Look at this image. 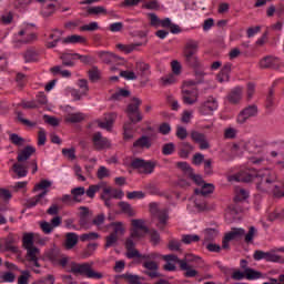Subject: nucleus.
I'll use <instances>...</instances> for the list:
<instances>
[{"mask_svg": "<svg viewBox=\"0 0 284 284\" xmlns=\"http://www.w3.org/2000/svg\"><path fill=\"white\" fill-rule=\"evenodd\" d=\"M235 181L239 183H252V181H255L256 189L260 192H270L277 199L284 196L283 182L278 180V176L274 171H270L268 169L260 171H256V169H248L241 171L235 175Z\"/></svg>", "mask_w": 284, "mask_h": 284, "instance_id": "nucleus-1", "label": "nucleus"}, {"mask_svg": "<svg viewBox=\"0 0 284 284\" xmlns=\"http://www.w3.org/2000/svg\"><path fill=\"white\" fill-rule=\"evenodd\" d=\"M199 53V41L194 39H189L183 47V59L186 65L189 68H199L201 65V62H199V57L196 54Z\"/></svg>", "mask_w": 284, "mask_h": 284, "instance_id": "nucleus-2", "label": "nucleus"}, {"mask_svg": "<svg viewBox=\"0 0 284 284\" xmlns=\"http://www.w3.org/2000/svg\"><path fill=\"white\" fill-rule=\"evenodd\" d=\"M131 103L128 104L125 109L126 116L129 119V122L125 123H131V125H136V123H141L143 121V113H141V104L143 101L139 98H132Z\"/></svg>", "mask_w": 284, "mask_h": 284, "instance_id": "nucleus-3", "label": "nucleus"}, {"mask_svg": "<svg viewBox=\"0 0 284 284\" xmlns=\"http://www.w3.org/2000/svg\"><path fill=\"white\" fill-rule=\"evenodd\" d=\"M201 262V257L196 256L192 253H189L180 261V270L184 272L185 278H195V276H199V271L192 268L190 263H199Z\"/></svg>", "mask_w": 284, "mask_h": 284, "instance_id": "nucleus-4", "label": "nucleus"}, {"mask_svg": "<svg viewBox=\"0 0 284 284\" xmlns=\"http://www.w3.org/2000/svg\"><path fill=\"white\" fill-rule=\"evenodd\" d=\"M71 274H80V276H87V278H95L97 281H101V278H103V273L95 272L88 263L73 264L71 266Z\"/></svg>", "mask_w": 284, "mask_h": 284, "instance_id": "nucleus-5", "label": "nucleus"}, {"mask_svg": "<svg viewBox=\"0 0 284 284\" xmlns=\"http://www.w3.org/2000/svg\"><path fill=\"white\" fill-rule=\"evenodd\" d=\"M125 256L126 258H142L143 261H152V258H156V254L151 253V254H141L139 250L135 247L134 240L132 239H126L125 243Z\"/></svg>", "mask_w": 284, "mask_h": 284, "instance_id": "nucleus-6", "label": "nucleus"}, {"mask_svg": "<svg viewBox=\"0 0 284 284\" xmlns=\"http://www.w3.org/2000/svg\"><path fill=\"white\" fill-rule=\"evenodd\" d=\"M130 168L138 170L139 174H152L154 168H156V162L135 158L131 161Z\"/></svg>", "mask_w": 284, "mask_h": 284, "instance_id": "nucleus-7", "label": "nucleus"}, {"mask_svg": "<svg viewBox=\"0 0 284 284\" xmlns=\"http://www.w3.org/2000/svg\"><path fill=\"white\" fill-rule=\"evenodd\" d=\"M215 110H219V102L214 97H209L206 101L202 102L197 108V111L202 116H210L214 114Z\"/></svg>", "mask_w": 284, "mask_h": 284, "instance_id": "nucleus-8", "label": "nucleus"}, {"mask_svg": "<svg viewBox=\"0 0 284 284\" xmlns=\"http://www.w3.org/2000/svg\"><path fill=\"white\" fill-rule=\"evenodd\" d=\"M150 64L145 62H136L135 63V70H138V75L140 77V85L141 88H145L148 83H150V75L152 74V71L150 70Z\"/></svg>", "mask_w": 284, "mask_h": 284, "instance_id": "nucleus-9", "label": "nucleus"}, {"mask_svg": "<svg viewBox=\"0 0 284 284\" xmlns=\"http://www.w3.org/2000/svg\"><path fill=\"white\" fill-rule=\"evenodd\" d=\"M63 30L52 29L48 40L45 41V48H48V50H52L53 48H57L59 43H63Z\"/></svg>", "mask_w": 284, "mask_h": 284, "instance_id": "nucleus-10", "label": "nucleus"}, {"mask_svg": "<svg viewBox=\"0 0 284 284\" xmlns=\"http://www.w3.org/2000/svg\"><path fill=\"white\" fill-rule=\"evenodd\" d=\"M256 114H258V106L255 104L248 105L239 113L236 122L243 125V123H246L248 119L256 116Z\"/></svg>", "mask_w": 284, "mask_h": 284, "instance_id": "nucleus-11", "label": "nucleus"}, {"mask_svg": "<svg viewBox=\"0 0 284 284\" xmlns=\"http://www.w3.org/2000/svg\"><path fill=\"white\" fill-rule=\"evenodd\" d=\"M182 101L185 105H194L199 102L197 89H182Z\"/></svg>", "mask_w": 284, "mask_h": 284, "instance_id": "nucleus-12", "label": "nucleus"}, {"mask_svg": "<svg viewBox=\"0 0 284 284\" xmlns=\"http://www.w3.org/2000/svg\"><path fill=\"white\" fill-rule=\"evenodd\" d=\"M191 140L193 143H197L200 150H210V142L207 141V135L199 131H191Z\"/></svg>", "mask_w": 284, "mask_h": 284, "instance_id": "nucleus-13", "label": "nucleus"}, {"mask_svg": "<svg viewBox=\"0 0 284 284\" xmlns=\"http://www.w3.org/2000/svg\"><path fill=\"white\" fill-rule=\"evenodd\" d=\"M142 265L146 268L143 271L145 276H149L150 278H161V273H159V264L155 261H146Z\"/></svg>", "mask_w": 284, "mask_h": 284, "instance_id": "nucleus-14", "label": "nucleus"}, {"mask_svg": "<svg viewBox=\"0 0 284 284\" xmlns=\"http://www.w3.org/2000/svg\"><path fill=\"white\" fill-rule=\"evenodd\" d=\"M242 99H243V87L233 88L226 95V101H229L231 105H239Z\"/></svg>", "mask_w": 284, "mask_h": 284, "instance_id": "nucleus-15", "label": "nucleus"}, {"mask_svg": "<svg viewBox=\"0 0 284 284\" xmlns=\"http://www.w3.org/2000/svg\"><path fill=\"white\" fill-rule=\"evenodd\" d=\"M115 121H116V113L112 112V113L104 114V121L97 120V123H98V126H100L102 130H108V132H110Z\"/></svg>", "mask_w": 284, "mask_h": 284, "instance_id": "nucleus-16", "label": "nucleus"}, {"mask_svg": "<svg viewBox=\"0 0 284 284\" xmlns=\"http://www.w3.org/2000/svg\"><path fill=\"white\" fill-rule=\"evenodd\" d=\"M92 141L95 150H105V148H110V141L108 138H103L101 132L94 133Z\"/></svg>", "mask_w": 284, "mask_h": 284, "instance_id": "nucleus-17", "label": "nucleus"}, {"mask_svg": "<svg viewBox=\"0 0 284 284\" xmlns=\"http://www.w3.org/2000/svg\"><path fill=\"white\" fill-rule=\"evenodd\" d=\"M260 68L262 70H278V59L274 57H265L260 61Z\"/></svg>", "mask_w": 284, "mask_h": 284, "instance_id": "nucleus-18", "label": "nucleus"}, {"mask_svg": "<svg viewBox=\"0 0 284 284\" xmlns=\"http://www.w3.org/2000/svg\"><path fill=\"white\" fill-rule=\"evenodd\" d=\"M48 194V190H44L42 193L36 195L34 197H31L27 201V207H36L38 203L40 205H47L48 199H45V195Z\"/></svg>", "mask_w": 284, "mask_h": 284, "instance_id": "nucleus-19", "label": "nucleus"}, {"mask_svg": "<svg viewBox=\"0 0 284 284\" xmlns=\"http://www.w3.org/2000/svg\"><path fill=\"white\" fill-rule=\"evenodd\" d=\"M37 152V149L32 145H27L23 150L18 153L17 161L18 163H23V161H28L32 154Z\"/></svg>", "mask_w": 284, "mask_h": 284, "instance_id": "nucleus-20", "label": "nucleus"}, {"mask_svg": "<svg viewBox=\"0 0 284 284\" xmlns=\"http://www.w3.org/2000/svg\"><path fill=\"white\" fill-rule=\"evenodd\" d=\"M102 195L109 196L110 199H118L121 200L125 194L123 193V190L119 189H112V186H106L102 190Z\"/></svg>", "mask_w": 284, "mask_h": 284, "instance_id": "nucleus-21", "label": "nucleus"}, {"mask_svg": "<svg viewBox=\"0 0 284 284\" xmlns=\"http://www.w3.org/2000/svg\"><path fill=\"white\" fill-rule=\"evenodd\" d=\"M227 241H241L245 236V230L241 227H233L226 234Z\"/></svg>", "mask_w": 284, "mask_h": 284, "instance_id": "nucleus-22", "label": "nucleus"}, {"mask_svg": "<svg viewBox=\"0 0 284 284\" xmlns=\"http://www.w3.org/2000/svg\"><path fill=\"white\" fill-rule=\"evenodd\" d=\"M77 53H61L60 60L62 61L63 68H74L77 61Z\"/></svg>", "mask_w": 284, "mask_h": 284, "instance_id": "nucleus-23", "label": "nucleus"}, {"mask_svg": "<svg viewBox=\"0 0 284 284\" xmlns=\"http://www.w3.org/2000/svg\"><path fill=\"white\" fill-rule=\"evenodd\" d=\"M194 193L196 196H202V199H205V196H210V194L214 193V184L205 183L201 189H195Z\"/></svg>", "mask_w": 284, "mask_h": 284, "instance_id": "nucleus-24", "label": "nucleus"}, {"mask_svg": "<svg viewBox=\"0 0 284 284\" xmlns=\"http://www.w3.org/2000/svg\"><path fill=\"white\" fill-rule=\"evenodd\" d=\"M17 243V240L14 239V235L12 233H9V235L4 239V250L7 252H13V254H17L19 252V248L14 245Z\"/></svg>", "mask_w": 284, "mask_h": 284, "instance_id": "nucleus-25", "label": "nucleus"}, {"mask_svg": "<svg viewBox=\"0 0 284 284\" xmlns=\"http://www.w3.org/2000/svg\"><path fill=\"white\" fill-rule=\"evenodd\" d=\"M133 148H141L142 150H150V148H152V140H150V136H148V135H142L133 143Z\"/></svg>", "mask_w": 284, "mask_h": 284, "instance_id": "nucleus-26", "label": "nucleus"}, {"mask_svg": "<svg viewBox=\"0 0 284 284\" xmlns=\"http://www.w3.org/2000/svg\"><path fill=\"white\" fill-rule=\"evenodd\" d=\"M141 45H143V43L138 42V43H131V44H116L118 50H120V52H124V54H131V52H134V50H138L139 48H141Z\"/></svg>", "mask_w": 284, "mask_h": 284, "instance_id": "nucleus-27", "label": "nucleus"}, {"mask_svg": "<svg viewBox=\"0 0 284 284\" xmlns=\"http://www.w3.org/2000/svg\"><path fill=\"white\" fill-rule=\"evenodd\" d=\"M12 171L17 174L18 179L28 176V165H24L21 162L14 163L12 165Z\"/></svg>", "mask_w": 284, "mask_h": 284, "instance_id": "nucleus-28", "label": "nucleus"}, {"mask_svg": "<svg viewBox=\"0 0 284 284\" xmlns=\"http://www.w3.org/2000/svg\"><path fill=\"white\" fill-rule=\"evenodd\" d=\"M57 8H59L58 1L47 4L45 7L42 8V11H41L42 17H44L45 19H48V17H52V14L57 12Z\"/></svg>", "mask_w": 284, "mask_h": 284, "instance_id": "nucleus-29", "label": "nucleus"}, {"mask_svg": "<svg viewBox=\"0 0 284 284\" xmlns=\"http://www.w3.org/2000/svg\"><path fill=\"white\" fill-rule=\"evenodd\" d=\"M98 57L103 63H114L116 61V55L109 51H99Z\"/></svg>", "mask_w": 284, "mask_h": 284, "instance_id": "nucleus-30", "label": "nucleus"}, {"mask_svg": "<svg viewBox=\"0 0 284 284\" xmlns=\"http://www.w3.org/2000/svg\"><path fill=\"white\" fill-rule=\"evenodd\" d=\"M244 274L247 281H257L258 278H265L261 271H256L254 268H246V271H244Z\"/></svg>", "mask_w": 284, "mask_h": 284, "instance_id": "nucleus-31", "label": "nucleus"}, {"mask_svg": "<svg viewBox=\"0 0 284 284\" xmlns=\"http://www.w3.org/2000/svg\"><path fill=\"white\" fill-rule=\"evenodd\" d=\"M79 243V235L77 233H67L65 235V248L72 250L74 245Z\"/></svg>", "mask_w": 284, "mask_h": 284, "instance_id": "nucleus-32", "label": "nucleus"}, {"mask_svg": "<svg viewBox=\"0 0 284 284\" xmlns=\"http://www.w3.org/2000/svg\"><path fill=\"white\" fill-rule=\"evenodd\" d=\"M92 14L94 17H99V14H108V9H105V7H101V6L87 8L85 17H90Z\"/></svg>", "mask_w": 284, "mask_h": 284, "instance_id": "nucleus-33", "label": "nucleus"}, {"mask_svg": "<svg viewBox=\"0 0 284 284\" xmlns=\"http://www.w3.org/2000/svg\"><path fill=\"white\" fill-rule=\"evenodd\" d=\"M193 150H194V146H192V144H190V142H182L181 149H180L181 159H187V156H190V154Z\"/></svg>", "mask_w": 284, "mask_h": 284, "instance_id": "nucleus-34", "label": "nucleus"}, {"mask_svg": "<svg viewBox=\"0 0 284 284\" xmlns=\"http://www.w3.org/2000/svg\"><path fill=\"white\" fill-rule=\"evenodd\" d=\"M216 236H219V231L216 229L204 230L203 245H205V243H210V242L214 241V239H216Z\"/></svg>", "mask_w": 284, "mask_h": 284, "instance_id": "nucleus-35", "label": "nucleus"}, {"mask_svg": "<svg viewBox=\"0 0 284 284\" xmlns=\"http://www.w3.org/2000/svg\"><path fill=\"white\" fill-rule=\"evenodd\" d=\"M168 219H170V215H168V211H160L158 214V227L159 230H165V225H168Z\"/></svg>", "mask_w": 284, "mask_h": 284, "instance_id": "nucleus-36", "label": "nucleus"}, {"mask_svg": "<svg viewBox=\"0 0 284 284\" xmlns=\"http://www.w3.org/2000/svg\"><path fill=\"white\" fill-rule=\"evenodd\" d=\"M119 207L123 214H126L128 216H135L136 212H134V209H132V205L128 202H119Z\"/></svg>", "mask_w": 284, "mask_h": 284, "instance_id": "nucleus-37", "label": "nucleus"}, {"mask_svg": "<svg viewBox=\"0 0 284 284\" xmlns=\"http://www.w3.org/2000/svg\"><path fill=\"white\" fill-rule=\"evenodd\" d=\"M201 241V236L196 234H184L182 235L181 243H184V245H192V243H199Z\"/></svg>", "mask_w": 284, "mask_h": 284, "instance_id": "nucleus-38", "label": "nucleus"}, {"mask_svg": "<svg viewBox=\"0 0 284 284\" xmlns=\"http://www.w3.org/2000/svg\"><path fill=\"white\" fill-rule=\"evenodd\" d=\"M22 244L24 250H28L29 247H34V234L24 233L22 237Z\"/></svg>", "mask_w": 284, "mask_h": 284, "instance_id": "nucleus-39", "label": "nucleus"}, {"mask_svg": "<svg viewBox=\"0 0 284 284\" xmlns=\"http://www.w3.org/2000/svg\"><path fill=\"white\" fill-rule=\"evenodd\" d=\"M87 39L83 36H69L62 40V43H85Z\"/></svg>", "mask_w": 284, "mask_h": 284, "instance_id": "nucleus-40", "label": "nucleus"}, {"mask_svg": "<svg viewBox=\"0 0 284 284\" xmlns=\"http://www.w3.org/2000/svg\"><path fill=\"white\" fill-rule=\"evenodd\" d=\"M51 74H61L64 79H70L72 77V72L69 70H61V65H55L50 69Z\"/></svg>", "mask_w": 284, "mask_h": 284, "instance_id": "nucleus-41", "label": "nucleus"}, {"mask_svg": "<svg viewBox=\"0 0 284 284\" xmlns=\"http://www.w3.org/2000/svg\"><path fill=\"white\" fill-rule=\"evenodd\" d=\"M194 205L199 212H204V210H207V202L205 201V197H202L201 195H196Z\"/></svg>", "mask_w": 284, "mask_h": 284, "instance_id": "nucleus-42", "label": "nucleus"}, {"mask_svg": "<svg viewBox=\"0 0 284 284\" xmlns=\"http://www.w3.org/2000/svg\"><path fill=\"white\" fill-rule=\"evenodd\" d=\"M110 227H113V232L111 234H114V236H119L125 234V227H123L122 222H112L110 224Z\"/></svg>", "mask_w": 284, "mask_h": 284, "instance_id": "nucleus-43", "label": "nucleus"}, {"mask_svg": "<svg viewBox=\"0 0 284 284\" xmlns=\"http://www.w3.org/2000/svg\"><path fill=\"white\" fill-rule=\"evenodd\" d=\"M71 194L75 203H81L80 196H83L85 194V187L83 186L74 187L71 190Z\"/></svg>", "mask_w": 284, "mask_h": 284, "instance_id": "nucleus-44", "label": "nucleus"}, {"mask_svg": "<svg viewBox=\"0 0 284 284\" xmlns=\"http://www.w3.org/2000/svg\"><path fill=\"white\" fill-rule=\"evenodd\" d=\"M26 250L28 261H37V258H39V254H41V251L37 246H31Z\"/></svg>", "mask_w": 284, "mask_h": 284, "instance_id": "nucleus-45", "label": "nucleus"}, {"mask_svg": "<svg viewBox=\"0 0 284 284\" xmlns=\"http://www.w3.org/2000/svg\"><path fill=\"white\" fill-rule=\"evenodd\" d=\"M9 141L13 144L17 145L18 148H21V145H24L26 143V139H23L22 136H20L17 133H11L9 134Z\"/></svg>", "mask_w": 284, "mask_h": 284, "instance_id": "nucleus-46", "label": "nucleus"}, {"mask_svg": "<svg viewBox=\"0 0 284 284\" xmlns=\"http://www.w3.org/2000/svg\"><path fill=\"white\" fill-rule=\"evenodd\" d=\"M119 243V235L110 234L105 237V244H104V250H108L110 247H114Z\"/></svg>", "mask_w": 284, "mask_h": 284, "instance_id": "nucleus-47", "label": "nucleus"}, {"mask_svg": "<svg viewBox=\"0 0 284 284\" xmlns=\"http://www.w3.org/2000/svg\"><path fill=\"white\" fill-rule=\"evenodd\" d=\"M256 234H258V230H256L254 226H250L248 232L246 234L244 233L243 239L246 243H253L254 236H256Z\"/></svg>", "mask_w": 284, "mask_h": 284, "instance_id": "nucleus-48", "label": "nucleus"}, {"mask_svg": "<svg viewBox=\"0 0 284 284\" xmlns=\"http://www.w3.org/2000/svg\"><path fill=\"white\" fill-rule=\"evenodd\" d=\"M47 258H49L51 263H59V258H61V252L58 248H53L47 253Z\"/></svg>", "mask_w": 284, "mask_h": 284, "instance_id": "nucleus-49", "label": "nucleus"}, {"mask_svg": "<svg viewBox=\"0 0 284 284\" xmlns=\"http://www.w3.org/2000/svg\"><path fill=\"white\" fill-rule=\"evenodd\" d=\"M83 119H84L83 113H72L65 118V122L67 123H81V121H83Z\"/></svg>", "mask_w": 284, "mask_h": 284, "instance_id": "nucleus-50", "label": "nucleus"}, {"mask_svg": "<svg viewBox=\"0 0 284 284\" xmlns=\"http://www.w3.org/2000/svg\"><path fill=\"white\" fill-rule=\"evenodd\" d=\"M89 79L92 81V83H97V81L101 79V71L98 67H92V69L89 70Z\"/></svg>", "mask_w": 284, "mask_h": 284, "instance_id": "nucleus-51", "label": "nucleus"}, {"mask_svg": "<svg viewBox=\"0 0 284 284\" xmlns=\"http://www.w3.org/2000/svg\"><path fill=\"white\" fill-rule=\"evenodd\" d=\"M98 239H101V235L97 232H89L80 235V241H82V243H85V241H97Z\"/></svg>", "mask_w": 284, "mask_h": 284, "instance_id": "nucleus-52", "label": "nucleus"}, {"mask_svg": "<svg viewBox=\"0 0 284 284\" xmlns=\"http://www.w3.org/2000/svg\"><path fill=\"white\" fill-rule=\"evenodd\" d=\"M254 94H256V84L254 82H248L246 84V100L252 101Z\"/></svg>", "mask_w": 284, "mask_h": 284, "instance_id": "nucleus-53", "label": "nucleus"}, {"mask_svg": "<svg viewBox=\"0 0 284 284\" xmlns=\"http://www.w3.org/2000/svg\"><path fill=\"white\" fill-rule=\"evenodd\" d=\"M266 261L268 263H284V257L281 255H276L274 252H267Z\"/></svg>", "mask_w": 284, "mask_h": 284, "instance_id": "nucleus-54", "label": "nucleus"}, {"mask_svg": "<svg viewBox=\"0 0 284 284\" xmlns=\"http://www.w3.org/2000/svg\"><path fill=\"white\" fill-rule=\"evenodd\" d=\"M97 247H99L98 243L88 244L87 250H84L82 253L83 258H89V256H92V254L97 252Z\"/></svg>", "mask_w": 284, "mask_h": 284, "instance_id": "nucleus-55", "label": "nucleus"}, {"mask_svg": "<svg viewBox=\"0 0 284 284\" xmlns=\"http://www.w3.org/2000/svg\"><path fill=\"white\" fill-rule=\"evenodd\" d=\"M24 61L26 63H34L38 61L37 52L32 49H29L24 52Z\"/></svg>", "mask_w": 284, "mask_h": 284, "instance_id": "nucleus-56", "label": "nucleus"}, {"mask_svg": "<svg viewBox=\"0 0 284 284\" xmlns=\"http://www.w3.org/2000/svg\"><path fill=\"white\" fill-rule=\"evenodd\" d=\"M132 225L134 230H141L144 234H148V232H150V229L145 226L143 220H132Z\"/></svg>", "mask_w": 284, "mask_h": 284, "instance_id": "nucleus-57", "label": "nucleus"}, {"mask_svg": "<svg viewBox=\"0 0 284 284\" xmlns=\"http://www.w3.org/2000/svg\"><path fill=\"white\" fill-rule=\"evenodd\" d=\"M168 248L170 252H181V242L179 240L172 239L168 243Z\"/></svg>", "mask_w": 284, "mask_h": 284, "instance_id": "nucleus-58", "label": "nucleus"}, {"mask_svg": "<svg viewBox=\"0 0 284 284\" xmlns=\"http://www.w3.org/2000/svg\"><path fill=\"white\" fill-rule=\"evenodd\" d=\"M265 108H266V110L274 108V88H271L268 90V93L266 95Z\"/></svg>", "mask_w": 284, "mask_h": 284, "instance_id": "nucleus-59", "label": "nucleus"}, {"mask_svg": "<svg viewBox=\"0 0 284 284\" xmlns=\"http://www.w3.org/2000/svg\"><path fill=\"white\" fill-rule=\"evenodd\" d=\"M176 146L174 145V143L170 142L163 145L162 154H164V156H170V154H174Z\"/></svg>", "mask_w": 284, "mask_h": 284, "instance_id": "nucleus-60", "label": "nucleus"}, {"mask_svg": "<svg viewBox=\"0 0 284 284\" xmlns=\"http://www.w3.org/2000/svg\"><path fill=\"white\" fill-rule=\"evenodd\" d=\"M250 197V193L245 189H241L234 197L235 203H241Z\"/></svg>", "mask_w": 284, "mask_h": 284, "instance_id": "nucleus-61", "label": "nucleus"}, {"mask_svg": "<svg viewBox=\"0 0 284 284\" xmlns=\"http://www.w3.org/2000/svg\"><path fill=\"white\" fill-rule=\"evenodd\" d=\"M187 179H191V181L194 182L195 185H205V181L203 180V176L195 174L194 171L187 176Z\"/></svg>", "mask_w": 284, "mask_h": 284, "instance_id": "nucleus-62", "label": "nucleus"}, {"mask_svg": "<svg viewBox=\"0 0 284 284\" xmlns=\"http://www.w3.org/2000/svg\"><path fill=\"white\" fill-rule=\"evenodd\" d=\"M284 219V211H274L268 215V221L274 222V221H283Z\"/></svg>", "mask_w": 284, "mask_h": 284, "instance_id": "nucleus-63", "label": "nucleus"}, {"mask_svg": "<svg viewBox=\"0 0 284 284\" xmlns=\"http://www.w3.org/2000/svg\"><path fill=\"white\" fill-rule=\"evenodd\" d=\"M123 130H124V139H132L134 136L132 134V130H134V126L132 125V123H124Z\"/></svg>", "mask_w": 284, "mask_h": 284, "instance_id": "nucleus-64", "label": "nucleus"}]
</instances>
